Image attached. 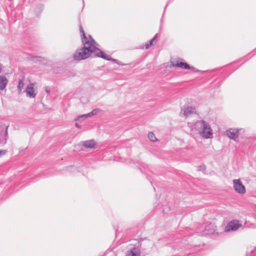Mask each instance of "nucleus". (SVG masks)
I'll return each instance as SVG.
<instances>
[{
	"instance_id": "f257e3e1",
	"label": "nucleus",
	"mask_w": 256,
	"mask_h": 256,
	"mask_svg": "<svg viewBox=\"0 0 256 256\" xmlns=\"http://www.w3.org/2000/svg\"><path fill=\"white\" fill-rule=\"evenodd\" d=\"M90 42H82L83 46L77 50L73 55L76 60H80L88 58L94 52L97 57L109 60L108 56L103 52L96 47L98 44L95 42L90 35H89Z\"/></svg>"
},
{
	"instance_id": "f03ea898",
	"label": "nucleus",
	"mask_w": 256,
	"mask_h": 256,
	"mask_svg": "<svg viewBox=\"0 0 256 256\" xmlns=\"http://www.w3.org/2000/svg\"><path fill=\"white\" fill-rule=\"evenodd\" d=\"M188 126L190 130L191 134L194 135L198 132L201 136L205 138L212 137V130L209 124L204 120H198L195 123L188 122Z\"/></svg>"
},
{
	"instance_id": "7ed1b4c3",
	"label": "nucleus",
	"mask_w": 256,
	"mask_h": 256,
	"mask_svg": "<svg viewBox=\"0 0 256 256\" xmlns=\"http://www.w3.org/2000/svg\"><path fill=\"white\" fill-rule=\"evenodd\" d=\"M242 226V224L239 223L238 220H232L226 226L224 231L226 232L236 231Z\"/></svg>"
},
{
	"instance_id": "20e7f679",
	"label": "nucleus",
	"mask_w": 256,
	"mask_h": 256,
	"mask_svg": "<svg viewBox=\"0 0 256 256\" xmlns=\"http://www.w3.org/2000/svg\"><path fill=\"white\" fill-rule=\"evenodd\" d=\"M234 188L238 194H244L246 192L244 186L240 179L233 180Z\"/></svg>"
},
{
	"instance_id": "39448f33",
	"label": "nucleus",
	"mask_w": 256,
	"mask_h": 256,
	"mask_svg": "<svg viewBox=\"0 0 256 256\" xmlns=\"http://www.w3.org/2000/svg\"><path fill=\"white\" fill-rule=\"evenodd\" d=\"M172 64L173 66L178 67L186 70H194V71H197V70H195L194 68L190 66L189 64L184 62H179L178 61L176 64L172 62Z\"/></svg>"
},
{
	"instance_id": "423d86ee",
	"label": "nucleus",
	"mask_w": 256,
	"mask_h": 256,
	"mask_svg": "<svg viewBox=\"0 0 256 256\" xmlns=\"http://www.w3.org/2000/svg\"><path fill=\"white\" fill-rule=\"evenodd\" d=\"M26 95L30 98H34L36 96V93L34 90V84H30L28 85L26 89Z\"/></svg>"
},
{
	"instance_id": "0eeeda50",
	"label": "nucleus",
	"mask_w": 256,
	"mask_h": 256,
	"mask_svg": "<svg viewBox=\"0 0 256 256\" xmlns=\"http://www.w3.org/2000/svg\"><path fill=\"white\" fill-rule=\"evenodd\" d=\"M238 130L236 128H230L226 131V134L231 139L236 140L238 136Z\"/></svg>"
},
{
	"instance_id": "6e6552de",
	"label": "nucleus",
	"mask_w": 256,
	"mask_h": 256,
	"mask_svg": "<svg viewBox=\"0 0 256 256\" xmlns=\"http://www.w3.org/2000/svg\"><path fill=\"white\" fill-rule=\"evenodd\" d=\"M8 126L6 128L4 132V131L3 129L1 132H0V145L1 146H4L6 142L8 137Z\"/></svg>"
},
{
	"instance_id": "1a4fd4ad",
	"label": "nucleus",
	"mask_w": 256,
	"mask_h": 256,
	"mask_svg": "<svg viewBox=\"0 0 256 256\" xmlns=\"http://www.w3.org/2000/svg\"><path fill=\"white\" fill-rule=\"evenodd\" d=\"M182 110L183 111L184 115L186 117H188L192 114L196 113V108L192 106L184 107L182 108Z\"/></svg>"
},
{
	"instance_id": "9d476101",
	"label": "nucleus",
	"mask_w": 256,
	"mask_h": 256,
	"mask_svg": "<svg viewBox=\"0 0 256 256\" xmlns=\"http://www.w3.org/2000/svg\"><path fill=\"white\" fill-rule=\"evenodd\" d=\"M82 144L86 148H92L95 147L96 142L94 140H90L82 142Z\"/></svg>"
},
{
	"instance_id": "9b49d317",
	"label": "nucleus",
	"mask_w": 256,
	"mask_h": 256,
	"mask_svg": "<svg viewBox=\"0 0 256 256\" xmlns=\"http://www.w3.org/2000/svg\"><path fill=\"white\" fill-rule=\"evenodd\" d=\"M8 83V80L5 76H0V90H2L5 89L7 84Z\"/></svg>"
},
{
	"instance_id": "f8f14e48",
	"label": "nucleus",
	"mask_w": 256,
	"mask_h": 256,
	"mask_svg": "<svg viewBox=\"0 0 256 256\" xmlns=\"http://www.w3.org/2000/svg\"><path fill=\"white\" fill-rule=\"evenodd\" d=\"M79 28H80V33L81 34L82 42H90V40L89 37H88V38L86 36L85 32H84V30L82 26L80 25Z\"/></svg>"
},
{
	"instance_id": "ddd939ff",
	"label": "nucleus",
	"mask_w": 256,
	"mask_h": 256,
	"mask_svg": "<svg viewBox=\"0 0 256 256\" xmlns=\"http://www.w3.org/2000/svg\"><path fill=\"white\" fill-rule=\"evenodd\" d=\"M126 256H140V250L138 248H134L132 250L128 252Z\"/></svg>"
},
{
	"instance_id": "4468645a",
	"label": "nucleus",
	"mask_w": 256,
	"mask_h": 256,
	"mask_svg": "<svg viewBox=\"0 0 256 256\" xmlns=\"http://www.w3.org/2000/svg\"><path fill=\"white\" fill-rule=\"evenodd\" d=\"M158 34H156L154 36L149 42L148 43L146 44V48L148 49L152 46L154 45L156 42V38L158 36Z\"/></svg>"
},
{
	"instance_id": "2eb2a0df",
	"label": "nucleus",
	"mask_w": 256,
	"mask_h": 256,
	"mask_svg": "<svg viewBox=\"0 0 256 256\" xmlns=\"http://www.w3.org/2000/svg\"><path fill=\"white\" fill-rule=\"evenodd\" d=\"M24 86V83L22 80H19L18 85V92L20 93Z\"/></svg>"
},
{
	"instance_id": "dca6fc26",
	"label": "nucleus",
	"mask_w": 256,
	"mask_h": 256,
	"mask_svg": "<svg viewBox=\"0 0 256 256\" xmlns=\"http://www.w3.org/2000/svg\"><path fill=\"white\" fill-rule=\"evenodd\" d=\"M148 138L152 142H155L157 140L156 137L152 132H148Z\"/></svg>"
},
{
	"instance_id": "f3484780",
	"label": "nucleus",
	"mask_w": 256,
	"mask_h": 256,
	"mask_svg": "<svg viewBox=\"0 0 256 256\" xmlns=\"http://www.w3.org/2000/svg\"><path fill=\"white\" fill-rule=\"evenodd\" d=\"M214 232V228H209V226H207L205 228V230L204 232V234H212Z\"/></svg>"
},
{
	"instance_id": "a211bd4d",
	"label": "nucleus",
	"mask_w": 256,
	"mask_h": 256,
	"mask_svg": "<svg viewBox=\"0 0 256 256\" xmlns=\"http://www.w3.org/2000/svg\"><path fill=\"white\" fill-rule=\"evenodd\" d=\"M88 117H90L89 113L78 116L77 118H76L75 119V120H80V121L82 118H86Z\"/></svg>"
},
{
	"instance_id": "6ab92c4d",
	"label": "nucleus",
	"mask_w": 256,
	"mask_h": 256,
	"mask_svg": "<svg viewBox=\"0 0 256 256\" xmlns=\"http://www.w3.org/2000/svg\"><path fill=\"white\" fill-rule=\"evenodd\" d=\"M99 112L98 109H94L90 112L89 113L90 116H92L96 114Z\"/></svg>"
},
{
	"instance_id": "aec40b11",
	"label": "nucleus",
	"mask_w": 256,
	"mask_h": 256,
	"mask_svg": "<svg viewBox=\"0 0 256 256\" xmlns=\"http://www.w3.org/2000/svg\"><path fill=\"white\" fill-rule=\"evenodd\" d=\"M108 56V58L109 59L108 60H112L114 62L118 64H120V61L118 60H116V59H113L112 58H108V56Z\"/></svg>"
},
{
	"instance_id": "412c9836",
	"label": "nucleus",
	"mask_w": 256,
	"mask_h": 256,
	"mask_svg": "<svg viewBox=\"0 0 256 256\" xmlns=\"http://www.w3.org/2000/svg\"><path fill=\"white\" fill-rule=\"evenodd\" d=\"M6 152V150H0V157L4 155Z\"/></svg>"
},
{
	"instance_id": "4be33fe9",
	"label": "nucleus",
	"mask_w": 256,
	"mask_h": 256,
	"mask_svg": "<svg viewBox=\"0 0 256 256\" xmlns=\"http://www.w3.org/2000/svg\"><path fill=\"white\" fill-rule=\"evenodd\" d=\"M256 250V248L255 247L254 248V249H252V250H249V248H248V250L246 252V254H248V252H250V253H252V252L254 250Z\"/></svg>"
},
{
	"instance_id": "5701e85b",
	"label": "nucleus",
	"mask_w": 256,
	"mask_h": 256,
	"mask_svg": "<svg viewBox=\"0 0 256 256\" xmlns=\"http://www.w3.org/2000/svg\"><path fill=\"white\" fill-rule=\"evenodd\" d=\"M75 126L78 128H81V126L79 125L78 123L75 124Z\"/></svg>"
},
{
	"instance_id": "b1692460",
	"label": "nucleus",
	"mask_w": 256,
	"mask_h": 256,
	"mask_svg": "<svg viewBox=\"0 0 256 256\" xmlns=\"http://www.w3.org/2000/svg\"><path fill=\"white\" fill-rule=\"evenodd\" d=\"M1 71H2V67H1V66L0 65V73L1 72Z\"/></svg>"
},
{
	"instance_id": "393cba45",
	"label": "nucleus",
	"mask_w": 256,
	"mask_h": 256,
	"mask_svg": "<svg viewBox=\"0 0 256 256\" xmlns=\"http://www.w3.org/2000/svg\"><path fill=\"white\" fill-rule=\"evenodd\" d=\"M72 168V166H69V167L67 168Z\"/></svg>"
},
{
	"instance_id": "a878e982",
	"label": "nucleus",
	"mask_w": 256,
	"mask_h": 256,
	"mask_svg": "<svg viewBox=\"0 0 256 256\" xmlns=\"http://www.w3.org/2000/svg\"><path fill=\"white\" fill-rule=\"evenodd\" d=\"M46 92L47 93H48V92H49V90H46Z\"/></svg>"
},
{
	"instance_id": "bb28decb",
	"label": "nucleus",
	"mask_w": 256,
	"mask_h": 256,
	"mask_svg": "<svg viewBox=\"0 0 256 256\" xmlns=\"http://www.w3.org/2000/svg\"><path fill=\"white\" fill-rule=\"evenodd\" d=\"M119 64L120 65H122V66L124 65L123 64H121V62H120V64Z\"/></svg>"
},
{
	"instance_id": "cd10ccee",
	"label": "nucleus",
	"mask_w": 256,
	"mask_h": 256,
	"mask_svg": "<svg viewBox=\"0 0 256 256\" xmlns=\"http://www.w3.org/2000/svg\"><path fill=\"white\" fill-rule=\"evenodd\" d=\"M84 118H82L81 120H82Z\"/></svg>"
}]
</instances>
